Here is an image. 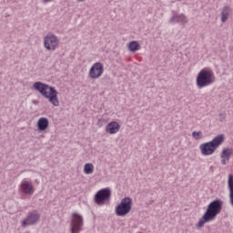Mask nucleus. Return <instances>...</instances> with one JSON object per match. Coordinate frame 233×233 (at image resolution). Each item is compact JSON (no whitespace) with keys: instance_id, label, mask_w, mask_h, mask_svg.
<instances>
[{"instance_id":"obj_1","label":"nucleus","mask_w":233,"mask_h":233,"mask_svg":"<svg viewBox=\"0 0 233 233\" xmlns=\"http://www.w3.org/2000/svg\"><path fill=\"white\" fill-rule=\"evenodd\" d=\"M33 87L35 90H37L43 97L48 99L53 106H59V99L57 98V90H56V87L50 86L48 84L43 82H35Z\"/></svg>"},{"instance_id":"obj_2","label":"nucleus","mask_w":233,"mask_h":233,"mask_svg":"<svg viewBox=\"0 0 233 233\" xmlns=\"http://www.w3.org/2000/svg\"><path fill=\"white\" fill-rule=\"evenodd\" d=\"M223 143H225V135L220 134L215 137L211 141L201 144L199 150L202 156H212Z\"/></svg>"},{"instance_id":"obj_3","label":"nucleus","mask_w":233,"mask_h":233,"mask_svg":"<svg viewBox=\"0 0 233 233\" xmlns=\"http://www.w3.org/2000/svg\"><path fill=\"white\" fill-rule=\"evenodd\" d=\"M216 83V76L214 75V71L203 68L199 71L196 79V86L198 88H207V86H210Z\"/></svg>"},{"instance_id":"obj_4","label":"nucleus","mask_w":233,"mask_h":233,"mask_svg":"<svg viewBox=\"0 0 233 233\" xmlns=\"http://www.w3.org/2000/svg\"><path fill=\"white\" fill-rule=\"evenodd\" d=\"M130 210H132V198L128 197L122 198L121 202L115 208L116 216L120 218H125V216L130 214Z\"/></svg>"},{"instance_id":"obj_5","label":"nucleus","mask_w":233,"mask_h":233,"mask_svg":"<svg viewBox=\"0 0 233 233\" xmlns=\"http://www.w3.org/2000/svg\"><path fill=\"white\" fill-rule=\"evenodd\" d=\"M222 208L223 200L216 199L208 204L205 214L214 221L218 218V215L221 213Z\"/></svg>"},{"instance_id":"obj_6","label":"nucleus","mask_w":233,"mask_h":233,"mask_svg":"<svg viewBox=\"0 0 233 233\" xmlns=\"http://www.w3.org/2000/svg\"><path fill=\"white\" fill-rule=\"evenodd\" d=\"M85 227V218L79 213H73L71 217V223L69 227L70 233H80Z\"/></svg>"},{"instance_id":"obj_7","label":"nucleus","mask_w":233,"mask_h":233,"mask_svg":"<svg viewBox=\"0 0 233 233\" xmlns=\"http://www.w3.org/2000/svg\"><path fill=\"white\" fill-rule=\"evenodd\" d=\"M44 46L49 52H55L59 46V37L54 34H48L44 37Z\"/></svg>"},{"instance_id":"obj_8","label":"nucleus","mask_w":233,"mask_h":233,"mask_svg":"<svg viewBox=\"0 0 233 233\" xmlns=\"http://www.w3.org/2000/svg\"><path fill=\"white\" fill-rule=\"evenodd\" d=\"M41 219V214L39 211L34 210L27 214L26 218L21 221L22 228H26L32 225H35Z\"/></svg>"},{"instance_id":"obj_9","label":"nucleus","mask_w":233,"mask_h":233,"mask_svg":"<svg viewBox=\"0 0 233 233\" xmlns=\"http://www.w3.org/2000/svg\"><path fill=\"white\" fill-rule=\"evenodd\" d=\"M111 196L112 190H110V187L102 188L95 195V203H96V205H105V202L108 201Z\"/></svg>"},{"instance_id":"obj_10","label":"nucleus","mask_w":233,"mask_h":233,"mask_svg":"<svg viewBox=\"0 0 233 233\" xmlns=\"http://www.w3.org/2000/svg\"><path fill=\"white\" fill-rule=\"evenodd\" d=\"M18 191L19 194H23L24 196H32L35 192V188H34L32 181L24 178L18 186Z\"/></svg>"},{"instance_id":"obj_11","label":"nucleus","mask_w":233,"mask_h":233,"mask_svg":"<svg viewBox=\"0 0 233 233\" xmlns=\"http://www.w3.org/2000/svg\"><path fill=\"white\" fill-rule=\"evenodd\" d=\"M105 72V66L101 62H96L90 68L88 76L90 79H99Z\"/></svg>"},{"instance_id":"obj_12","label":"nucleus","mask_w":233,"mask_h":233,"mask_svg":"<svg viewBox=\"0 0 233 233\" xmlns=\"http://www.w3.org/2000/svg\"><path fill=\"white\" fill-rule=\"evenodd\" d=\"M169 23H171V25H176V23H180V25H186V23H188V18H187L184 14H177L173 11V15L169 19Z\"/></svg>"},{"instance_id":"obj_13","label":"nucleus","mask_w":233,"mask_h":233,"mask_svg":"<svg viewBox=\"0 0 233 233\" xmlns=\"http://www.w3.org/2000/svg\"><path fill=\"white\" fill-rule=\"evenodd\" d=\"M119 128H121V126L119 125V123L116 122V121H112L109 124H107L106 127V131L107 132V134H117V132H119Z\"/></svg>"},{"instance_id":"obj_14","label":"nucleus","mask_w":233,"mask_h":233,"mask_svg":"<svg viewBox=\"0 0 233 233\" xmlns=\"http://www.w3.org/2000/svg\"><path fill=\"white\" fill-rule=\"evenodd\" d=\"M50 122L46 117H40L37 121V128L40 132H45L48 128Z\"/></svg>"},{"instance_id":"obj_15","label":"nucleus","mask_w":233,"mask_h":233,"mask_svg":"<svg viewBox=\"0 0 233 233\" xmlns=\"http://www.w3.org/2000/svg\"><path fill=\"white\" fill-rule=\"evenodd\" d=\"M232 13V8L228 5L223 7L221 12V22L227 23L228 17H230V14Z\"/></svg>"},{"instance_id":"obj_16","label":"nucleus","mask_w":233,"mask_h":233,"mask_svg":"<svg viewBox=\"0 0 233 233\" xmlns=\"http://www.w3.org/2000/svg\"><path fill=\"white\" fill-rule=\"evenodd\" d=\"M228 185L229 188V202L233 206V176H228Z\"/></svg>"},{"instance_id":"obj_17","label":"nucleus","mask_w":233,"mask_h":233,"mask_svg":"<svg viewBox=\"0 0 233 233\" xmlns=\"http://www.w3.org/2000/svg\"><path fill=\"white\" fill-rule=\"evenodd\" d=\"M233 156V149L230 147H226L222 150L220 157H225L227 161H230V157Z\"/></svg>"},{"instance_id":"obj_18","label":"nucleus","mask_w":233,"mask_h":233,"mask_svg":"<svg viewBox=\"0 0 233 233\" xmlns=\"http://www.w3.org/2000/svg\"><path fill=\"white\" fill-rule=\"evenodd\" d=\"M210 221H214L213 219H211L210 217L207 216L205 213L202 217V218H200L197 224V227L198 228H201V227H204L205 223H210Z\"/></svg>"},{"instance_id":"obj_19","label":"nucleus","mask_w":233,"mask_h":233,"mask_svg":"<svg viewBox=\"0 0 233 233\" xmlns=\"http://www.w3.org/2000/svg\"><path fill=\"white\" fill-rule=\"evenodd\" d=\"M127 48L129 52H137V50H139L140 48V46L139 43H137V41H131L128 43Z\"/></svg>"},{"instance_id":"obj_20","label":"nucleus","mask_w":233,"mask_h":233,"mask_svg":"<svg viewBox=\"0 0 233 233\" xmlns=\"http://www.w3.org/2000/svg\"><path fill=\"white\" fill-rule=\"evenodd\" d=\"M84 173L86 175L94 174V164L86 163L84 166Z\"/></svg>"},{"instance_id":"obj_21","label":"nucleus","mask_w":233,"mask_h":233,"mask_svg":"<svg viewBox=\"0 0 233 233\" xmlns=\"http://www.w3.org/2000/svg\"><path fill=\"white\" fill-rule=\"evenodd\" d=\"M192 137L198 140V139H201V137H203V133L201 131H193L192 132Z\"/></svg>"},{"instance_id":"obj_22","label":"nucleus","mask_w":233,"mask_h":233,"mask_svg":"<svg viewBox=\"0 0 233 233\" xmlns=\"http://www.w3.org/2000/svg\"><path fill=\"white\" fill-rule=\"evenodd\" d=\"M222 160H221V164L222 165H227V163L228 162V161H227V159L225 158V157H220Z\"/></svg>"},{"instance_id":"obj_23","label":"nucleus","mask_w":233,"mask_h":233,"mask_svg":"<svg viewBox=\"0 0 233 233\" xmlns=\"http://www.w3.org/2000/svg\"><path fill=\"white\" fill-rule=\"evenodd\" d=\"M219 118H220V121H223V119H225V115L219 114Z\"/></svg>"},{"instance_id":"obj_24","label":"nucleus","mask_w":233,"mask_h":233,"mask_svg":"<svg viewBox=\"0 0 233 233\" xmlns=\"http://www.w3.org/2000/svg\"><path fill=\"white\" fill-rule=\"evenodd\" d=\"M78 1V3H85V1H86V0H77Z\"/></svg>"}]
</instances>
